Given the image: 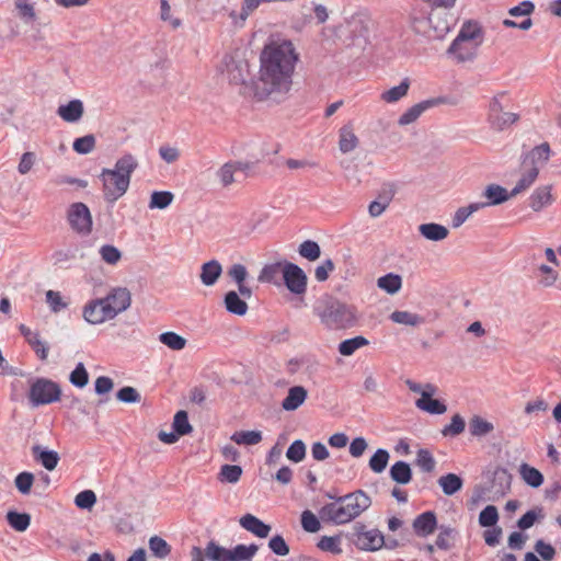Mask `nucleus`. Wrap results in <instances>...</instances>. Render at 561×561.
Segmentation results:
<instances>
[{
  "label": "nucleus",
  "instance_id": "obj_21",
  "mask_svg": "<svg viewBox=\"0 0 561 561\" xmlns=\"http://www.w3.org/2000/svg\"><path fill=\"white\" fill-rule=\"evenodd\" d=\"M32 455L35 461L39 462L46 470H54L59 462V455L55 450H49L41 445L32 447Z\"/></svg>",
  "mask_w": 561,
  "mask_h": 561
},
{
  "label": "nucleus",
  "instance_id": "obj_52",
  "mask_svg": "<svg viewBox=\"0 0 561 561\" xmlns=\"http://www.w3.org/2000/svg\"><path fill=\"white\" fill-rule=\"evenodd\" d=\"M14 5L19 18L25 23L32 22L36 19L34 3H31L30 0H14Z\"/></svg>",
  "mask_w": 561,
  "mask_h": 561
},
{
  "label": "nucleus",
  "instance_id": "obj_26",
  "mask_svg": "<svg viewBox=\"0 0 561 561\" xmlns=\"http://www.w3.org/2000/svg\"><path fill=\"white\" fill-rule=\"evenodd\" d=\"M339 148L341 152L348 153L355 150L358 146V138L354 134L352 123H348L340 128Z\"/></svg>",
  "mask_w": 561,
  "mask_h": 561
},
{
  "label": "nucleus",
  "instance_id": "obj_20",
  "mask_svg": "<svg viewBox=\"0 0 561 561\" xmlns=\"http://www.w3.org/2000/svg\"><path fill=\"white\" fill-rule=\"evenodd\" d=\"M84 106L81 100L75 99L67 104L59 105L57 114L67 123H76L81 119Z\"/></svg>",
  "mask_w": 561,
  "mask_h": 561
},
{
  "label": "nucleus",
  "instance_id": "obj_63",
  "mask_svg": "<svg viewBox=\"0 0 561 561\" xmlns=\"http://www.w3.org/2000/svg\"><path fill=\"white\" fill-rule=\"evenodd\" d=\"M34 483V474L28 471L19 473L14 479L15 488L22 494H28Z\"/></svg>",
  "mask_w": 561,
  "mask_h": 561
},
{
  "label": "nucleus",
  "instance_id": "obj_51",
  "mask_svg": "<svg viewBox=\"0 0 561 561\" xmlns=\"http://www.w3.org/2000/svg\"><path fill=\"white\" fill-rule=\"evenodd\" d=\"M172 427L180 436L192 433L193 427L188 422V415L186 411L180 410L175 413Z\"/></svg>",
  "mask_w": 561,
  "mask_h": 561
},
{
  "label": "nucleus",
  "instance_id": "obj_31",
  "mask_svg": "<svg viewBox=\"0 0 561 561\" xmlns=\"http://www.w3.org/2000/svg\"><path fill=\"white\" fill-rule=\"evenodd\" d=\"M389 474L398 484H408L412 480L411 467L403 460L394 462L390 468Z\"/></svg>",
  "mask_w": 561,
  "mask_h": 561
},
{
  "label": "nucleus",
  "instance_id": "obj_8",
  "mask_svg": "<svg viewBox=\"0 0 561 561\" xmlns=\"http://www.w3.org/2000/svg\"><path fill=\"white\" fill-rule=\"evenodd\" d=\"M282 273L284 284L291 294L304 295L306 293L308 278L300 266L285 261Z\"/></svg>",
  "mask_w": 561,
  "mask_h": 561
},
{
  "label": "nucleus",
  "instance_id": "obj_37",
  "mask_svg": "<svg viewBox=\"0 0 561 561\" xmlns=\"http://www.w3.org/2000/svg\"><path fill=\"white\" fill-rule=\"evenodd\" d=\"M377 286L389 295L397 294L402 286V278L398 274L388 273L377 280Z\"/></svg>",
  "mask_w": 561,
  "mask_h": 561
},
{
  "label": "nucleus",
  "instance_id": "obj_24",
  "mask_svg": "<svg viewBox=\"0 0 561 561\" xmlns=\"http://www.w3.org/2000/svg\"><path fill=\"white\" fill-rule=\"evenodd\" d=\"M551 186L542 185L537 187L529 196V207L534 211H540L543 207L552 203Z\"/></svg>",
  "mask_w": 561,
  "mask_h": 561
},
{
  "label": "nucleus",
  "instance_id": "obj_22",
  "mask_svg": "<svg viewBox=\"0 0 561 561\" xmlns=\"http://www.w3.org/2000/svg\"><path fill=\"white\" fill-rule=\"evenodd\" d=\"M512 483V474L506 468L497 467L492 473L491 490L499 495H505Z\"/></svg>",
  "mask_w": 561,
  "mask_h": 561
},
{
  "label": "nucleus",
  "instance_id": "obj_64",
  "mask_svg": "<svg viewBox=\"0 0 561 561\" xmlns=\"http://www.w3.org/2000/svg\"><path fill=\"white\" fill-rule=\"evenodd\" d=\"M118 401L124 403H138L141 400V396L138 390L130 386H125L116 392Z\"/></svg>",
  "mask_w": 561,
  "mask_h": 561
},
{
  "label": "nucleus",
  "instance_id": "obj_29",
  "mask_svg": "<svg viewBox=\"0 0 561 561\" xmlns=\"http://www.w3.org/2000/svg\"><path fill=\"white\" fill-rule=\"evenodd\" d=\"M456 38H459L460 42L471 41L476 43H483V31L479 23L473 21H468L462 24L458 35Z\"/></svg>",
  "mask_w": 561,
  "mask_h": 561
},
{
  "label": "nucleus",
  "instance_id": "obj_9",
  "mask_svg": "<svg viewBox=\"0 0 561 561\" xmlns=\"http://www.w3.org/2000/svg\"><path fill=\"white\" fill-rule=\"evenodd\" d=\"M224 71L231 83H244L249 76L248 61L238 54H227L222 59Z\"/></svg>",
  "mask_w": 561,
  "mask_h": 561
},
{
  "label": "nucleus",
  "instance_id": "obj_62",
  "mask_svg": "<svg viewBox=\"0 0 561 561\" xmlns=\"http://www.w3.org/2000/svg\"><path fill=\"white\" fill-rule=\"evenodd\" d=\"M283 265H284V262L283 263L277 262V263L265 265L259 275V280L262 283H274L276 276L283 270Z\"/></svg>",
  "mask_w": 561,
  "mask_h": 561
},
{
  "label": "nucleus",
  "instance_id": "obj_5",
  "mask_svg": "<svg viewBox=\"0 0 561 561\" xmlns=\"http://www.w3.org/2000/svg\"><path fill=\"white\" fill-rule=\"evenodd\" d=\"M60 386L48 378L37 377L30 381L28 400L32 407L47 405L59 401Z\"/></svg>",
  "mask_w": 561,
  "mask_h": 561
},
{
  "label": "nucleus",
  "instance_id": "obj_28",
  "mask_svg": "<svg viewBox=\"0 0 561 561\" xmlns=\"http://www.w3.org/2000/svg\"><path fill=\"white\" fill-rule=\"evenodd\" d=\"M539 175V168H523L522 175L516 185L511 191V195L517 196L518 194L527 191L537 180Z\"/></svg>",
  "mask_w": 561,
  "mask_h": 561
},
{
  "label": "nucleus",
  "instance_id": "obj_25",
  "mask_svg": "<svg viewBox=\"0 0 561 561\" xmlns=\"http://www.w3.org/2000/svg\"><path fill=\"white\" fill-rule=\"evenodd\" d=\"M222 273V266L217 260H210L201 267V282L205 286H213L217 283Z\"/></svg>",
  "mask_w": 561,
  "mask_h": 561
},
{
  "label": "nucleus",
  "instance_id": "obj_11",
  "mask_svg": "<svg viewBox=\"0 0 561 561\" xmlns=\"http://www.w3.org/2000/svg\"><path fill=\"white\" fill-rule=\"evenodd\" d=\"M83 318L91 324H101L114 319L113 310L106 305L103 298L95 299L85 305Z\"/></svg>",
  "mask_w": 561,
  "mask_h": 561
},
{
  "label": "nucleus",
  "instance_id": "obj_50",
  "mask_svg": "<svg viewBox=\"0 0 561 561\" xmlns=\"http://www.w3.org/2000/svg\"><path fill=\"white\" fill-rule=\"evenodd\" d=\"M159 341L173 351H181L186 345V340L172 331L161 333L159 335Z\"/></svg>",
  "mask_w": 561,
  "mask_h": 561
},
{
  "label": "nucleus",
  "instance_id": "obj_34",
  "mask_svg": "<svg viewBox=\"0 0 561 561\" xmlns=\"http://www.w3.org/2000/svg\"><path fill=\"white\" fill-rule=\"evenodd\" d=\"M257 550L259 546L255 543L249 546L240 543L230 549L229 558L230 561H252Z\"/></svg>",
  "mask_w": 561,
  "mask_h": 561
},
{
  "label": "nucleus",
  "instance_id": "obj_56",
  "mask_svg": "<svg viewBox=\"0 0 561 561\" xmlns=\"http://www.w3.org/2000/svg\"><path fill=\"white\" fill-rule=\"evenodd\" d=\"M439 534L437 535L435 546L442 550H450L453 548V543L450 542V538L456 534L455 528L450 526L440 525L438 526Z\"/></svg>",
  "mask_w": 561,
  "mask_h": 561
},
{
  "label": "nucleus",
  "instance_id": "obj_59",
  "mask_svg": "<svg viewBox=\"0 0 561 561\" xmlns=\"http://www.w3.org/2000/svg\"><path fill=\"white\" fill-rule=\"evenodd\" d=\"M466 423L462 416L455 414L451 422L442 430V435L445 437L458 436L465 431Z\"/></svg>",
  "mask_w": 561,
  "mask_h": 561
},
{
  "label": "nucleus",
  "instance_id": "obj_30",
  "mask_svg": "<svg viewBox=\"0 0 561 561\" xmlns=\"http://www.w3.org/2000/svg\"><path fill=\"white\" fill-rule=\"evenodd\" d=\"M419 232L422 237L431 241H442L449 234V230L445 226L435 222L420 225Z\"/></svg>",
  "mask_w": 561,
  "mask_h": 561
},
{
  "label": "nucleus",
  "instance_id": "obj_3",
  "mask_svg": "<svg viewBox=\"0 0 561 561\" xmlns=\"http://www.w3.org/2000/svg\"><path fill=\"white\" fill-rule=\"evenodd\" d=\"M138 168V161L131 153L123 154L114 169L104 168L100 174L103 181L104 199L115 203L128 190L133 172Z\"/></svg>",
  "mask_w": 561,
  "mask_h": 561
},
{
  "label": "nucleus",
  "instance_id": "obj_27",
  "mask_svg": "<svg viewBox=\"0 0 561 561\" xmlns=\"http://www.w3.org/2000/svg\"><path fill=\"white\" fill-rule=\"evenodd\" d=\"M224 304L226 310L236 316H244L249 309L247 301L234 290L225 295Z\"/></svg>",
  "mask_w": 561,
  "mask_h": 561
},
{
  "label": "nucleus",
  "instance_id": "obj_55",
  "mask_svg": "<svg viewBox=\"0 0 561 561\" xmlns=\"http://www.w3.org/2000/svg\"><path fill=\"white\" fill-rule=\"evenodd\" d=\"M149 549L157 558L163 559L171 552L170 545L159 536H152L149 539Z\"/></svg>",
  "mask_w": 561,
  "mask_h": 561
},
{
  "label": "nucleus",
  "instance_id": "obj_39",
  "mask_svg": "<svg viewBox=\"0 0 561 561\" xmlns=\"http://www.w3.org/2000/svg\"><path fill=\"white\" fill-rule=\"evenodd\" d=\"M368 344H369V341L366 337L358 335V336L342 341L339 344V352L343 356H351L358 348L366 346Z\"/></svg>",
  "mask_w": 561,
  "mask_h": 561
},
{
  "label": "nucleus",
  "instance_id": "obj_7",
  "mask_svg": "<svg viewBox=\"0 0 561 561\" xmlns=\"http://www.w3.org/2000/svg\"><path fill=\"white\" fill-rule=\"evenodd\" d=\"M68 221L72 230L82 236L92 231V216L89 207L81 203H73L68 209Z\"/></svg>",
  "mask_w": 561,
  "mask_h": 561
},
{
  "label": "nucleus",
  "instance_id": "obj_45",
  "mask_svg": "<svg viewBox=\"0 0 561 561\" xmlns=\"http://www.w3.org/2000/svg\"><path fill=\"white\" fill-rule=\"evenodd\" d=\"M174 195L169 191H154L150 196V209H165L173 202Z\"/></svg>",
  "mask_w": 561,
  "mask_h": 561
},
{
  "label": "nucleus",
  "instance_id": "obj_18",
  "mask_svg": "<svg viewBox=\"0 0 561 561\" xmlns=\"http://www.w3.org/2000/svg\"><path fill=\"white\" fill-rule=\"evenodd\" d=\"M240 526L244 528L245 530L250 531L251 534L255 535L259 538H266L268 537L272 527L264 522H262L260 518L252 514H245L243 515L240 520Z\"/></svg>",
  "mask_w": 561,
  "mask_h": 561
},
{
  "label": "nucleus",
  "instance_id": "obj_2",
  "mask_svg": "<svg viewBox=\"0 0 561 561\" xmlns=\"http://www.w3.org/2000/svg\"><path fill=\"white\" fill-rule=\"evenodd\" d=\"M370 505L371 499L363 490H356L323 505L319 510V518L324 523L343 525L358 517Z\"/></svg>",
  "mask_w": 561,
  "mask_h": 561
},
{
  "label": "nucleus",
  "instance_id": "obj_12",
  "mask_svg": "<svg viewBox=\"0 0 561 561\" xmlns=\"http://www.w3.org/2000/svg\"><path fill=\"white\" fill-rule=\"evenodd\" d=\"M481 45V43L471 41L460 42L459 38H455L447 51L457 62H468L476 59Z\"/></svg>",
  "mask_w": 561,
  "mask_h": 561
},
{
  "label": "nucleus",
  "instance_id": "obj_46",
  "mask_svg": "<svg viewBox=\"0 0 561 561\" xmlns=\"http://www.w3.org/2000/svg\"><path fill=\"white\" fill-rule=\"evenodd\" d=\"M231 440L238 445H256L262 440L260 431H239L231 435Z\"/></svg>",
  "mask_w": 561,
  "mask_h": 561
},
{
  "label": "nucleus",
  "instance_id": "obj_6",
  "mask_svg": "<svg viewBox=\"0 0 561 561\" xmlns=\"http://www.w3.org/2000/svg\"><path fill=\"white\" fill-rule=\"evenodd\" d=\"M504 98L505 92H500L491 99L489 104L488 122L491 128L497 131L506 129L519 119L518 114L504 111Z\"/></svg>",
  "mask_w": 561,
  "mask_h": 561
},
{
  "label": "nucleus",
  "instance_id": "obj_17",
  "mask_svg": "<svg viewBox=\"0 0 561 561\" xmlns=\"http://www.w3.org/2000/svg\"><path fill=\"white\" fill-rule=\"evenodd\" d=\"M482 195L486 198V202H478V204H483V208L503 204L514 197L511 192L499 184L488 185Z\"/></svg>",
  "mask_w": 561,
  "mask_h": 561
},
{
  "label": "nucleus",
  "instance_id": "obj_54",
  "mask_svg": "<svg viewBox=\"0 0 561 561\" xmlns=\"http://www.w3.org/2000/svg\"><path fill=\"white\" fill-rule=\"evenodd\" d=\"M69 381L77 388H84L89 383V373L83 363H78L69 375Z\"/></svg>",
  "mask_w": 561,
  "mask_h": 561
},
{
  "label": "nucleus",
  "instance_id": "obj_4",
  "mask_svg": "<svg viewBox=\"0 0 561 561\" xmlns=\"http://www.w3.org/2000/svg\"><path fill=\"white\" fill-rule=\"evenodd\" d=\"M314 310L321 323L329 330L352 328L357 321L354 306L331 296L323 298Z\"/></svg>",
  "mask_w": 561,
  "mask_h": 561
},
{
  "label": "nucleus",
  "instance_id": "obj_48",
  "mask_svg": "<svg viewBox=\"0 0 561 561\" xmlns=\"http://www.w3.org/2000/svg\"><path fill=\"white\" fill-rule=\"evenodd\" d=\"M545 517L543 508L541 506H537L533 510L527 511L518 520L517 527L522 530H526L534 526L537 520H540Z\"/></svg>",
  "mask_w": 561,
  "mask_h": 561
},
{
  "label": "nucleus",
  "instance_id": "obj_23",
  "mask_svg": "<svg viewBox=\"0 0 561 561\" xmlns=\"http://www.w3.org/2000/svg\"><path fill=\"white\" fill-rule=\"evenodd\" d=\"M308 397V391L302 386H294L288 389L286 398L282 402L285 411H295L304 404Z\"/></svg>",
  "mask_w": 561,
  "mask_h": 561
},
{
  "label": "nucleus",
  "instance_id": "obj_33",
  "mask_svg": "<svg viewBox=\"0 0 561 561\" xmlns=\"http://www.w3.org/2000/svg\"><path fill=\"white\" fill-rule=\"evenodd\" d=\"M519 474L525 483L531 488H539L545 480L543 474L538 469L525 462L519 466Z\"/></svg>",
  "mask_w": 561,
  "mask_h": 561
},
{
  "label": "nucleus",
  "instance_id": "obj_60",
  "mask_svg": "<svg viewBox=\"0 0 561 561\" xmlns=\"http://www.w3.org/2000/svg\"><path fill=\"white\" fill-rule=\"evenodd\" d=\"M72 148L76 152L80 154H88L95 148V137L92 134L85 135L83 137L77 138Z\"/></svg>",
  "mask_w": 561,
  "mask_h": 561
},
{
  "label": "nucleus",
  "instance_id": "obj_36",
  "mask_svg": "<svg viewBox=\"0 0 561 561\" xmlns=\"http://www.w3.org/2000/svg\"><path fill=\"white\" fill-rule=\"evenodd\" d=\"M438 484L440 485L444 494L450 496L461 490L463 481L455 473H447L438 479Z\"/></svg>",
  "mask_w": 561,
  "mask_h": 561
},
{
  "label": "nucleus",
  "instance_id": "obj_58",
  "mask_svg": "<svg viewBox=\"0 0 561 561\" xmlns=\"http://www.w3.org/2000/svg\"><path fill=\"white\" fill-rule=\"evenodd\" d=\"M499 520V512L494 505L485 506L479 514L481 527H493Z\"/></svg>",
  "mask_w": 561,
  "mask_h": 561
},
{
  "label": "nucleus",
  "instance_id": "obj_1",
  "mask_svg": "<svg viewBox=\"0 0 561 561\" xmlns=\"http://www.w3.org/2000/svg\"><path fill=\"white\" fill-rule=\"evenodd\" d=\"M299 54L290 41L272 42L260 54L259 76L253 80L254 98L279 103L286 99L291 85Z\"/></svg>",
  "mask_w": 561,
  "mask_h": 561
},
{
  "label": "nucleus",
  "instance_id": "obj_42",
  "mask_svg": "<svg viewBox=\"0 0 561 561\" xmlns=\"http://www.w3.org/2000/svg\"><path fill=\"white\" fill-rule=\"evenodd\" d=\"M390 454L387 449L378 448L370 457L368 466L375 473H381L388 466Z\"/></svg>",
  "mask_w": 561,
  "mask_h": 561
},
{
  "label": "nucleus",
  "instance_id": "obj_35",
  "mask_svg": "<svg viewBox=\"0 0 561 561\" xmlns=\"http://www.w3.org/2000/svg\"><path fill=\"white\" fill-rule=\"evenodd\" d=\"M390 320L398 324H404L409 327H419L425 322V319L417 313L410 311L396 310L390 314Z\"/></svg>",
  "mask_w": 561,
  "mask_h": 561
},
{
  "label": "nucleus",
  "instance_id": "obj_43",
  "mask_svg": "<svg viewBox=\"0 0 561 561\" xmlns=\"http://www.w3.org/2000/svg\"><path fill=\"white\" fill-rule=\"evenodd\" d=\"M493 430L494 425L479 415H474L469 422L470 434L476 437L484 436Z\"/></svg>",
  "mask_w": 561,
  "mask_h": 561
},
{
  "label": "nucleus",
  "instance_id": "obj_16",
  "mask_svg": "<svg viewBox=\"0 0 561 561\" xmlns=\"http://www.w3.org/2000/svg\"><path fill=\"white\" fill-rule=\"evenodd\" d=\"M426 390L422 392V397L416 400L415 404L419 409L426 411L431 414H443L446 412L447 407L439 400L433 399L435 387L431 383L425 386Z\"/></svg>",
  "mask_w": 561,
  "mask_h": 561
},
{
  "label": "nucleus",
  "instance_id": "obj_13",
  "mask_svg": "<svg viewBox=\"0 0 561 561\" xmlns=\"http://www.w3.org/2000/svg\"><path fill=\"white\" fill-rule=\"evenodd\" d=\"M445 103V98H434L422 101L408 108L398 119L400 126L414 123L426 110Z\"/></svg>",
  "mask_w": 561,
  "mask_h": 561
},
{
  "label": "nucleus",
  "instance_id": "obj_19",
  "mask_svg": "<svg viewBox=\"0 0 561 561\" xmlns=\"http://www.w3.org/2000/svg\"><path fill=\"white\" fill-rule=\"evenodd\" d=\"M414 531L421 537H427L437 528V518L434 512L427 511L413 520Z\"/></svg>",
  "mask_w": 561,
  "mask_h": 561
},
{
  "label": "nucleus",
  "instance_id": "obj_53",
  "mask_svg": "<svg viewBox=\"0 0 561 561\" xmlns=\"http://www.w3.org/2000/svg\"><path fill=\"white\" fill-rule=\"evenodd\" d=\"M317 547L325 552L332 554H341V537L340 536H323L317 543Z\"/></svg>",
  "mask_w": 561,
  "mask_h": 561
},
{
  "label": "nucleus",
  "instance_id": "obj_40",
  "mask_svg": "<svg viewBox=\"0 0 561 561\" xmlns=\"http://www.w3.org/2000/svg\"><path fill=\"white\" fill-rule=\"evenodd\" d=\"M216 175L224 187H228L232 183L240 181V179H238L236 167L232 161H228L222 164L216 172Z\"/></svg>",
  "mask_w": 561,
  "mask_h": 561
},
{
  "label": "nucleus",
  "instance_id": "obj_47",
  "mask_svg": "<svg viewBox=\"0 0 561 561\" xmlns=\"http://www.w3.org/2000/svg\"><path fill=\"white\" fill-rule=\"evenodd\" d=\"M230 549L219 546L214 540L209 541L205 548V556L211 561H230Z\"/></svg>",
  "mask_w": 561,
  "mask_h": 561
},
{
  "label": "nucleus",
  "instance_id": "obj_14",
  "mask_svg": "<svg viewBox=\"0 0 561 561\" xmlns=\"http://www.w3.org/2000/svg\"><path fill=\"white\" fill-rule=\"evenodd\" d=\"M550 156V145L548 142H542L522 157V168L536 167L540 169V167L545 165L549 161Z\"/></svg>",
  "mask_w": 561,
  "mask_h": 561
},
{
  "label": "nucleus",
  "instance_id": "obj_57",
  "mask_svg": "<svg viewBox=\"0 0 561 561\" xmlns=\"http://www.w3.org/2000/svg\"><path fill=\"white\" fill-rule=\"evenodd\" d=\"M286 457L295 463L301 462L306 457L305 443L301 439L293 442L286 451Z\"/></svg>",
  "mask_w": 561,
  "mask_h": 561
},
{
  "label": "nucleus",
  "instance_id": "obj_41",
  "mask_svg": "<svg viewBox=\"0 0 561 561\" xmlns=\"http://www.w3.org/2000/svg\"><path fill=\"white\" fill-rule=\"evenodd\" d=\"M242 476V468L238 465H224L217 476L222 483H237Z\"/></svg>",
  "mask_w": 561,
  "mask_h": 561
},
{
  "label": "nucleus",
  "instance_id": "obj_44",
  "mask_svg": "<svg viewBox=\"0 0 561 561\" xmlns=\"http://www.w3.org/2000/svg\"><path fill=\"white\" fill-rule=\"evenodd\" d=\"M482 208L483 204L478 203H471L468 206L458 208L451 220L453 228H459L473 213Z\"/></svg>",
  "mask_w": 561,
  "mask_h": 561
},
{
  "label": "nucleus",
  "instance_id": "obj_10",
  "mask_svg": "<svg viewBox=\"0 0 561 561\" xmlns=\"http://www.w3.org/2000/svg\"><path fill=\"white\" fill-rule=\"evenodd\" d=\"M365 525L357 523L355 529V545L366 551H375L380 549L383 543V535L378 529L366 530Z\"/></svg>",
  "mask_w": 561,
  "mask_h": 561
},
{
  "label": "nucleus",
  "instance_id": "obj_61",
  "mask_svg": "<svg viewBox=\"0 0 561 561\" xmlns=\"http://www.w3.org/2000/svg\"><path fill=\"white\" fill-rule=\"evenodd\" d=\"M416 465L424 472H433L436 466V461L427 449H419L416 453Z\"/></svg>",
  "mask_w": 561,
  "mask_h": 561
},
{
  "label": "nucleus",
  "instance_id": "obj_15",
  "mask_svg": "<svg viewBox=\"0 0 561 561\" xmlns=\"http://www.w3.org/2000/svg\"><path fill=\"white\" fill-rule=\"evenodd\" d=\"M107 306L111 307L114 313V318L129 308L131 304L130 291L127 288L117 287L110 291V294L103 298Z\"/></svg>",
  "mask_w": 561,
  "mask_h": 561
},
{
  "label": "nucleus",
  "instance_id": "obj_38",
  "mask_svg": "<svg viewBox=\"0 0 561 561\" xmlns=\"http://www.w3.org/2000/svg\"><path fill=\"white\" fill-rule=\"evenodd\" d=\"M8 524L16 531H25L31 524V515L27 513H19L16 511H9L7 513Z\"/></svg>",
  "mask_w": 561,
  "mask_h": 561
},
{
  "label": "nucleus",
  "instance_id": "obj_49",
  "mask_svg": "<svg viewBox=\"0 0 561 561\" xmlns=\"http://www.w3.org/2000/svg\"><path fill=\"white\" fill-rule=\"evenodd\" d=\"M298 253L301 257L313 262L320 257L321 249L318 242L313 240H306L299 244Z\"/></svg>",
  "mask_w": 561,
  "mask_h": 561
},
{
  "label": "nucleus",
  "instance_id": "obj_32",
  "mask_svg": "<svg viewBox=\"0 0 561 561\" xmlns=\"http://www.w3.org/2000/svg\"><path fill=\"white\" fill-rule=\"evenodd\" d=\"M410 85V79L404 78L399 85L392 87L391 89L383 91L380 94V100L386 103H396L408 94Z\"/></svg>",
  "mask_w": 561,
  "mask_h": 561
}]
</instances>
